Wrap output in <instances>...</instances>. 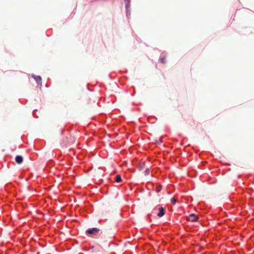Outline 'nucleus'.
I'll return each instance as SVG.
<instances>
[{
	"instance_id": "20e7f679",
	"label": "nucleus",
	"mask_w": 254,
	"mask_h": 254,
	"mask_svg": "<svg viewBox=\"0 0 254 254\" xmlns=\"http://www.w3.org/2000/svg\"><path fill=\"white\" fill-rule=\"evenodd\" d=\"M15 160L17 164H20L23 162V158L20 155H17L15 157Z\"/></svg>"
},
{
	"instance_id": "f03ea898",
	"label": "nucleus",
	"mask_w": 254,
	"mask_h": 254,
	"mask_svg": "<svg viewBox=\"0 0 254 254\" xmlns=\"http://www.w3.org/2000/svg\"><path fill=\"white\" fill-rule=\"evenodd\" d=\"M99 229L97 228H93L91 229H88L86 231V233L88 234H96L98 233Z\"/></svg>"
},
{
	"instance_id": "423d86ee",
	"label": "nucleus",
	"mask_w": 254,
	"mask_h": 254,
	"mask_svg": "<svg viewBox=\"0 0 254 254\" xmlns=\"http://www.w3.org/2000/svg\"><path fill=\"white\" fill-rule=\"evenodd\" d=\"M116 181L117 183H120V182H122V178H121V176L120 175H117L116 176Z\"/></svg>"
},
{
	"instance_id": "f257e3e1",
	"label": "nucleus",
	"mask_w": 254,
	"mask_h": 254,
	"mask_svg": "<svg viewBox=\"0 0 254 254\" xmlns=\"http://www.w3.org/2000/svg\"><path fill=\"white\" fill-rule=\"evenodd\" d=\"M188 221L191 222H196L197 221L198 217L193 213H191L189 215L187 218Z\"/></svg>"
},
{
	"instance_id": "1a4fd4ad",
	"label": "nucleus",
	"mask_w": 254,
	"mask_h": 254,
	"mask_svg": "<svg viewBox=\"0 0 254 254\" xmlns=\"http://www.w3.org/2000/svg\"><path fill=\"white\" fill-rule=\"evenodd\" d=\"M144 166H145V164L144 163L140 164L138 166V169H139V171L142 170L143 169Z\"/></svg>"
},
{
	"instance_id": "0eeeda50",
	"label": "nucleus",
	"mask_w": 254,
	"mask_h": 254,
	"mask_svg": "<svg viewBox=\"0 0 254 254\" xmlns=\"http://www.w3.org/2000/svg\"><path fill=\"white\" fill-rule=\"evenodd\" d=\"M130 0H125V2L126 4V8L127 9L130 5Z\"/></svg>"
},
{
	"instance_id": "9d476101",
	"label": "nucleus",
	"mask_w": 254,
	"mask_h": 254,
	"mask_svg": "<svg viewBox=\"0 0 254 254\" xmlns=\"http://www.w3.org/2000/svg\"><path fill=\"white\" fill-rule=\"evenodd\" d=\"M161 188H162L161 186H158L157 187V188H156V191L157 192H159V191H160V190H161Z\"/></svg>"
},
{
	"instance_id": "7ed1b4c3",
	"label": "nucleus",
	"mask_w": 254,
	"mask_h": 254,
	"mask_svg": "<svg viewBox=\"0 0 254 254\" xmlns=\"http://www.w3.org/2000/svg\"><path fill=\"white\" fill-rule=\"evenodd\" d=\"M32 77H33L36 81L37 82L38 85H41L42 84V79L41 77L39 76H36L35 75H32Z\"/></svg>"
},
{
	"instance_id": "39448f33",
	"label": "nucleus",
	"mask_w": 254,
	"mask_h": 254,
	"mask_svg": "<svg viewBox=\"0 0 254 254\" xmlns=\"http://www.w3.org/2000/svg\"><path fill=\"white\" fill-rule=\"evenodd\" d=\"M159 212L158 213V216L161 217L165 214V210L163 207H160L159 208Z\"/></svg>"
},
{
	"instance_id": "9b49d317",
	"label": "nucleus",
	"mask_w": 254,
	"mask_h": 254,
	"mask_svg": "<svg viewBox=\"0 0 254 254\" xmlns=\"http://www.w3.org/2000/svg\"><path fill=\"white\" fill-rule=\"evenodd\" d=\"M170 201L172 204H175L176 202V199L174 197H173L171 199Z\"/></svg>"
},
{
	"instance_id": "f8f14e48",
	"label": "nucleus",
	"mask_w": 254,
	"mask_h": 254,
	"mask_svg": "<svg viewBox=\"0 0 254 254\" xmlns=\"http://www.w3.org/2000/svg\"><path fill=\"white\" fill-rule=\"evenodd\" d=\"M149 173H150L149 169L148 168L146 169V170L145 171V175L146 176H147L149 174Z\"/></svg>"
},
{
	"instance_id": "6e6552de",
	"label": "nucleus",
	"mask_w": 254,
	"mask_h": 254,
	"mask_svg": "<svg viewBox=\"0 0 254 254\" xmlns=\"http://www.w3.org/2000/svg\"><path fill=\"white\" fill-rule=\"evenodd\" d=\"M160 60L162 63L165 64L166 63V57L165 56L161 57Z\"/></svg>"
}]
</instances>
